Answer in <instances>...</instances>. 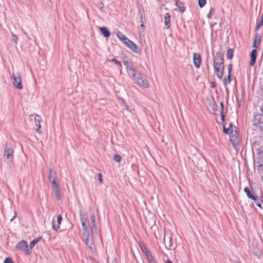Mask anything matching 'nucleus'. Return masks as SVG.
<instances>
[{
	"label": "nucleus",
	"mask_w": 263,
	"mask_h": 263,
	"mask_svg": "<svg viewBox=\"0 0 263 263\" xmlns=\"http://www.w3.org/2000/svg\"><path fill=\"white\" fill-rule=\"evenodd\" d=\"M136 83L140 87L148 88L149 87V84L147 80L142 77L141 74L136 72V76L132 77Z\"/></svg>",
	"instance_id": "1"
},
{
	"label": "nucleus",
	"mask_w": 263,
	"mask_h": 263,
	"mask_svg": "<svg viewBox=\"0 0 263 263\" xmlns=\"http://www.w3.org/2000/svg\"><path fill=\"white\" fill-rule=\"evenodd\" d=\"M13 149L9 146L6 145L4 152V161L7 163L12 161L13 158Z\"/></svg>",
	"instance_id": "2"
},
{
	"label": "nucleus",
	"mask_w": 263,
	"mask_h": 263,
	"mask_svg": "<svg viewBox=\"0 0 263 263\" xmlns=\"http://www.w3.org/2000/svg\"><path fill=\"white\" fill-rule=\"evenodd\" d=\"M253 124L263 130V115L257 114L254 117Z\"/></svg>",
	"instance_id": "3"
},
{
	"label": "nucleus",
	"mask_w": 263,
	"mask_h": 263,
	"mask_svg": "<svg viewBox=\"0 0 263 263\" xmlns=\"http://www.w3.org/2000/svg\"><path fill=\"white\" fill-rule=\"evenodd\" d=\"M16 247L18 249L23 251L26 255H30L31 253V251L29 249L26 241H21L17 244Z\"/></svg>",
	"instance_id": "4"
},
{
	"label": "nucleus",
	"mask_w": 263,
	"mask_h": 263,
	"mask_svg": "<svg viewBox=\"0 0 263 263\" xmlns=\"http://www.w3.org/2000/svg\"><path fill=\"white\" fill-rule=\"evenodd\" d=\"M213 65L214 67L224 66L223 55L221 53L217 52L214 56Z\"/></svg>",
	"instance_id": "5"
},
{
	"label": "nucleus",
	"mask_w": 263,
	"mask_h": 263,
	"mask_svg": "<svg viewBox=\"0 0 263 263\" xmlns=\"http://www.w3.org/2000/svg\"><path fill=\"white\" fill-rule=\"evenodd\" d=\"M123 63L127 69V72L129 76L131 77H135L136 76V71L132 66L131 61L130 60H124L123 61Z\"/></svg>",
	"instance_id": "6"
},
{
	"label": "nucleus",
	"mask_w": 263,
	"mask_h": 263,
	"mask_svg": "<svg viewBox=\"0 0 263 263\" xmlns=\"http://www.w3.org/2000/svg\"><path fill=\"white\" fill-rule=\"evenodd\" d=\"M80 220L83 231V236H88V235H89L88 227L87 224L88 220L86 218H84L82 214H80Z\"/></svg>",
	"instance_id": "7"
},
{
	"label": "nucleus",
	"mask_w": 263,
	"mask_h": 263,
	"mask_svg": "<svg viewBox=\"0 0 263 263\" xmlns=\"http://www.w3.org/2000/svg\"><path fill=\"white\" fill-rule=\"evenodd\" d=\"M234 126H231L230 133V140L233 145L237 144L239 141L238 135Z\"/></svg>",
	"instance_id": "8"
},
{
	"label": "nucleus",
	"mask_w": 263,
	"mask_h": 263,
	"mask_svg": "<svg viewBox=\"0 0 263 263\" xmlns=\"http://www.w3.org/2000/svg\"><path fill=\"white\" fill-rule=\"evenodd\" d=\"M13 81L12 82L13 85L17 89H22L23 86L22 84L21 76L20 73H18L16 76L14 74L12 76Z\"/></svg>",
	"instance_id": "9"
},
{
	"label": "nucleus",
	"mask_w": 263,
	"mask_h": 263,
	"mask_svg": "<svg viewBox=\"0 0 263 263\" xmlns=\"http://www.w3.org/2000/svg\"><path fill=\"white\" fill-rule=\"evenodd\" d=\"M90 220L92 226L91 227V235L94 237H99V233L97 227V223L95 220V216L93 214L91 215L90 216Z\"/></svg>",
	"instance_id": "10"
},
{
	"label": "nucleus",
	"mask_w": 263,
	"mask_h": 263,
	"mask_svg": "<svg viewBox=\"0 0 263 263\" xmlns=\"http://www.w3.org/2000/svg\"><path fill=\"white\" fill-rule=\"evenodd\" d=\"M124 44L135 53H139V50L138 47L129 39Z\"/></svg>",
	"instance_id": "11"
},
{
	"label": "nucleus",
	"mask_w": 263,
	"mask_h": 263,
	"mask_svg": "<svg viewBox=\"0 0 263 263\" xmlns=\"http://www.w3.org/2000/svg\"><path fill=\"white\" fill-rule=\"evenodd\" d=\"M85 238V243L86 245L88 246L89 249L92 251H93V244L94 240L96 239H98L99 238L97 237H94L92 235V237L89 238V234L88 235V236H84Z\"/></svg>",
	"instance_id": "12"
},
{
	"label": "nucleus",
	"mask_w": 263,
	"mask_h": 263,
	"mask_svg": "<svg viewBox=\"0 0 263 263\" xmlns=\"http://www.w3.org/2000/svg\"><path fill=\"white\" fill-rule=\"evenodd\" d=\"M193 62L196 68H199L201 65V56L200 54L195 53L193 54Z\"/></svg>",
	"instance_id": "13"
},
{
	"label": "nucleus",
	"mask_w": 263,
	"mask_h": 263,
	"mask_svg": "<svg viewBox=\"0 0 263 263\" xmlns=\"http://www.w3.org/2000/svg\"><path fill=\"white\" fill-rule=\"evenodd\" d=\"M214 68L217 77L219 79H221L223 76L224 66L214 67Z\"/></svg>",
	"instance_id": "14"
},
{
	"label": "nucleus",
	"mask_w": 263,
	"mask_h": 263,
	"mask_svg": "<svg viewBox=\"0 0 263 263\" xmlns=\"http://www.w3.org/2000/svg\"><path fill=\"white\" fill-rule=\"evenodd\" d=\"M62 220V217L61 215H59L57 216V221H58V224H55V222L53 220H52V229L54 231H57L60 227V224L61 223V221Z\"/></svg>",
	"instance_id": "15"
},
{
	"label": "nucleus",
	"mask_w": 263,
	"mask_h": 263,
	"mask_svg": "<svg viewBox=\"0 0 263 263\" xmlns=\"http://www.w3.org/2000/svg\"><path fill=\"white\" fill-rule=\"evenodd\" d=\"M256 50L253 49L251 53V60L250 61V65L253 66L256 59Z\"/></svg>",
	"instance_id": "16"
},
{
	"label": "nucleus",
	"mask_w": 263,
	"mask_h": 263,
	"mask_svg": "<svg viewBox=\"0 0 263 263\" xmlns=\"http://www.w3.org/2000/svg\"><path fill=\"white\" fill-rule=\"evenodd\" d=\"M34 123L36 127H37V129H36V132H39V129L41 128V125L40 122L41 120V117L38 115H35L34 116Z\"/></svg>",
	"instance_id": "17"
},
{
	"label": "nucleus",
	"mask_w": 263,
	"mask_h": 263,
	"mask_svg": "<svg viewBox=\"0 0 263 263\" xmlns=\"http://www.w3.org/2000/svg\"><path fill=\"white\" fill-rule=\"evenodd\" d=\"M117 36L119 38V39L124 44L127 40L128 39L124 34H123L122 32L118 31L117 33Z\"/></svg>",
	"instance_id": "18"
},
{
	"label": "nucleus",
	"mask_w": 263,
	"mask_h": 263,
	"mask_svg": "<svg viewBox=\"0 0 263 263\" xmlns=\"http://www.w3.org/2000/svg\"><path fill=\"white\" fill-rule=\"evenodd\" d=\"M176 5L179 9V11L181 12H183L185 10V8L184 7L183 3L179 0H175Z\"/></svg>",
	"instance_id": "19"
},
{
	"label": "nucleus",
	"mask_w": 263,
	"mask_h": 263,
	"mask_svg": "<svg viewBox=\"0 0 263 263\" xmlns=\"http://www.w3.org/2000/svg\"><path fill=\"white\" fill-rule=\"evenodd\" d=\"M244 192L247 194L248 198L253 200L255 202L257 200L256 197L251 194V192L248 187H246L245 188Z\"/></svg>",
	"instance_id": "20"
},
{
	"label": "nucleus",
	"mask_w": 263,
	"mask_h": 263,
	"mask_svg": "<svg viewBox=\"0 0 263 263\" xmlns=\"http://www.w3.org/2000/svg\"><path fill=\"white\" fill-rule=\"evenodd\" d=\"M260 39H261V37L259 35H258V34L255 35L254 39L253 44V47L254 48H257V46L259 45V44L260 43Z\"/></svg>",
	"instance_id": "21"
},
{
	"label": "nucleus",
	"mask_w": 263,
	"mask_h": 263,
	"mask_svg": "<svg viewBox=\"0 0 263 263\" xmlns=\"http://www.w3.org/2000/svg\"><path fill=\"white\" fill-rule=\"evenodd\" d=\"M99 30L105 37H108L110 36V33L106 27H100Z\"/></svg>",
	"instance_id": "22"
},
{
	"label": "nucleus",
	"mask_w": 263,
	"mask_h": 263,
	"mask_svg": "<svg viewBox=\"0 0 263 263\" xmlns=\"http://www.w3.org/2000/svg\"><path fill=\"white\" fill-rule=\"evenodd\" d=\"M139 22L140 23H143L145 21V15L144 11L143 9H139Z\"/></svg>",
	"instance_id": "23"
},
{
	"label": "nucleus",
	"mask_w": 263,
	"mask_h": 263,
	"mask_svg": "<svg viewBox=\"0 0 263 263\" xmlns=\"http://www.w3.org/2000/svg\"><path fill=\"white\" fill-rule=\"evenodd\" d=\"M145 255L147 257V260H148L149 262V263H156L152 254L147 250L145 249Z\"/></svg>",
	"instance_id": "24"
},
{
	"label": "nucleus",
	"mask_w": 263,
	"mask_h": 263,
	"mask_svg": "<svg viewBox=\"0 0 263 263\" xmlns=\"http://www.w3.org/2000/svg\"><path fill=\"white\" fill-rule=\"evenodd\" d=\"M164 18L165 25L167 27V28H170V15L168 13L165 14Z\"/></svg>",
	"instance_id": "25"
},
{
	"label": "nucleus",
	"mask_w": 263,
	"mask_h": 263,
	"mask_svg": "<svg viewBox=\"0 0 263 263\" xmlns=\"http://www.w3.org/2000/svg\"><path fill=\"white\" fill-rule=\"evenodd\" d=\"M49 179L50 181L56 180L55 172L53 171L51 169L49 170Z\"/></svg>",
	"instance_id": "26"
},
{
	"label": "nucleus",
	"mask_w": 263,
	"mask_h": 263,
	"mask_svg": "<svg viewBox=\"0 0 263 263\" xmlns=\"http://www.w3.org/2000/svg\"><path fill=\"white\" fill-rule=\"evenodd\" d=\"M107 61H109V62H113L116 65H117L118 66H119V67L120 68H121L122 65H121V63L120 62L117 61V60H116L115 59H112L111 60H109L108 59L107 60ZM120 74H122V70L121 69H120Z\"/></svg>",
	"instance_id": "27"
},
{
	"label": "nucleus",
	"mask_w": 263,
	"mask_h": 263,
	"mask_svg": "<svg viewBox=\"0 0 263 263\" xmlns=\"http://www.w3.org/2000/svg\"><path fill=\"white\" fill-rule=\"evenodd\" d=\"M40 240V238H36V239L32 240L30 242L29 249H30V251H31V249Z\"/></svg>",
	"instance_id": "28"
},
{
	"label": "nucleus",
	"mask_w": 263,
	"mask_h": 263,
	"mask_svg": "<svg viewBox=\"0 0 263 263\" xmlns=\"http://www.w3.org/2000/svg\"><path fill=\"white\" fill-rule=\"evenodd\" d=\"M54 195L58 200L61 199V194L60 193V188L55 189L53 190Z\"/></svg>",
	"instance_id": "29"
},
{
	"label": "nucleus",
	"mask_w": 263,
	"mask_h": 263,
	"mask_svg": "<svg viewBox=\"0 0 263 263\" xmlns=\"http://www.w3.org/2000/svg\"><path fill=\"white\" fill-rule=\"evenodd\" d=\"M233 50L229 49L227 53V57L228 59H231L233 58Z\"/></svg>",
	"instance_id": "30"
},
{
	"label": "nucleus",
	"mask_w": 263,
	"mask_h": 263,
	"mask_svg": "<svg viewBox=\"0 0 263 263\" xmlns=\"http://www.w3.org/2000/svg\"><path fill=\"white\" fill-rule=\"evenodd\" d=\"M263 25V18H261V20L257 23L256 26V30H258Z\"/></svg>",
	"instance_id": "31"
},
{
	"label": "nucleus",
	"mask_w": 263,
	"mask_h": 263,
	"mask_svg": "<svg viewBox=\"0 0 263 263\" xmlns=\"http://www.w3.org/2000/svg\"><path fill=\"white\" fill-rule=\"evenodd\" d=\"M231 74H228L227 78H225L224 80V84L227 85L231 82Z\"/></svg>",
	"instance_id": "32"
},
{
	"label": "nucleus",
	"mask_w": 263,
	"mask_h": 263,
	"mask_svg": "<svg viewBox=\"0 0 263 263\" xmlns=\"http://www.w3.org/2000/svg\"><path fill=\"white\" fill-rule=\"evenodd\" d=\"M232 124H230V128H226V127L224 126L223 128V130L224 134H230V133L231 132V127Z\"/></svg>",
	"instance_id": "33"
},
{
	"label": "nucleus",
	"mask_w": 263,
	"mask_h": 263,
	"mask_svg": "<svg viewBox=\"0 0 263 263\" xmlns=\"http://www.w3.org/2000/svg\"><path fill=\"white\" fill-rule=\"evenodd\" d=\"M51 183H52V188H53V190H55V189H58L59 188V186L58 184V183H57L56 182V180H51L50 181Z\"/></svg>",
	"instance_id": "34"
},
{
	"label": "nucleus",
	"mask_w": 263,
	"mask_h": 263,
	"mask_svg": "<svg viewBox=\"0 0 263 263\" xmlns=\"http://www.w3.org/2000/svg\"><path fill=\"white\" fill-rule=\"evenodd\" d=\"M206 4V0H198V5L200 8H202Z\"/></svg>",
	"instance_id": "35"
},
{
	"label": "nucleus",
	"mask_w": 263,
	"mask_h": 263,
	"mask_svg": "<svg viewBox=\"0 0 263 263\" xmlns=\"http://www.w3.org/2000/svg\"><path fill=\"white\" fill-rule=\"evenodd\" d=\"M121 157L119 155H115L114 157V160L115 161L119 162L121 161Z\"/></svg>",
	"instance_id": "36"
},
{
	"label": "nucleus",
	"mask_w": 263,
	"mask_h": 263,
	"mask_svg": "<svg viewBox=\"0 0 263 263\" xmlns=\"http://www.w3.org/2000/svg\"><path fill=\"white\" fill-rule=\"evenodd\" d=\"M214 9L213 8H211L210 10V11L209 12V13L207 15V17L209 18V19H210L214 13Z\"/></svg>",
	"instance_id": "37"
},
{
	"label": "nucleus",
	"mask_w": 263,
	"mask_h": 263,
	"mask_svg": "<svg viewBox=\"0 0 263 263\" xmlns=\"http://www.w3.org/2000/svg\"><path fill=\"white\" fill-rule=\"evenodd\" d=\"M12 40H13V42L16 44H17V42H18V37H17V35L13 33H12Z\"/></svg>",
	"instance_id": "38"
},
{
	"label": "nucleus",
	"mask_w": 263,
	"mask_h": 263,
	"mask_svg": "<svg viewBox=\"0 0 263 263\" xmlns=\"http://www.w3.org/2000/svg\"><path fill=\"white\" fill-rule=\"evenodd\" d=\"M4 262L5 263H13L12 259L11 258H9V257L6 258L5 259Z\"/></svg>",
	"instance_id": "39"
},
{
	"label": "nucleus",
	"mask_w": 263,
	"mask_h": 263,
	"mask_svg": "<svg viewBox=\"0 0 263 263\" xmlns=\"http://www.w3.org/2000/svg\"><path fill=\"white\" fill-rule=\"evenodd\" d=\"M228 74H231V70H232V65H231V64H229L228 65Z\"/></svg>",
	"instance_id": "40"
},
{
	"label": "nucleus",
	"mask_w": 263,
	"mask_h": 263,
	"mask_svg": "<svg viewBox=\"0 0 263 263\" xmlns=\"http://www.w3.org/2000/svg\"><path fill=\"white\" fill-rule=\"evenodd\" d=\"M98 178H99V182L100 183H102V176H101V174H98Z\"/></svg>",
	"instance_id": "41"
},
{
	"label": "nucleus",
	"mask_w": 263,
	"mask_h": 263,
	"mask_svg": "<svg viewBox=\"0 0 263 263\" xmlns=\"http://www.w3.org/2000/svg\"><path fill=\"white\" fill-rule=\"evenodd\" d=\"M169 239H170V241H169L168 247H172V237H169Z\"/></svg>",
	"instance_id": "42"
},
{
	"label": "nucleus",
	"mask_w": 263,
	"mask_h": 263,
	"mask_svg": "<svg viewBox=\"0 0 263 263\" xmlns=\"http://www.w3.org/2000/svg\"><path fill=\"white\" fill-rule=\"evenodd\" d=\"M141 249L143 251V252L145 253V249L146 250V248L144 246L143 247H141Z\"/></svg>",
	"instance_id": "43"
},
{
	"label": "nucleus",
	"mask_w": 263,
	"mask_h": 263,
	"mask_svg": "<svg viewBox=\"0 0 263 263\" xmlns=\"http://www.w3.org/2000/svg\"><path fill=\"white\" fill-rule=\"evenodd\" d=\"M220 106H221V109L222 110H223V104L222 102L220 103Z\"/></svg>",
	"instance_id": "44"
},
{
	"label": "nucleus",
	"mask_w": 263,
	"mask_h": 263,
	"mask_svg": "<svg viewBox=\"0 0 263 263\" xmlns=\"http://www.w3.org/2000/svg\"><path fill=\"white\" fill-rule=\"evenodd\" d=\"M166 263H172V262L170 259H167L166 261Z\"/></svg>",
	"instance_id": "45"
},
{
	"label": "nucleus",
	"mask_w": 263,
	"mask_h": 263,
	"mask_svg": "<svg viewBox=\"0 0 263 263\" xmlns=\"http://www.w3.org/2000/svg\"><path fill=\"white\" fill-rule=\"evenodd\" d=\"M257 205L259 207H261V204L260 203H256Z\"/></svg>",
	"instance_id": "46"
},
{
	"label": "nucleus",
	"mask_w": 263,
	"mask_h": 263,
	"mask_svg": "<svg viewBox=\"0 0 263 263\" xmlns=\"http://www.w3.org/2000/svg\"><path fill=\"white\" fill-rule=\"evenodd\" d=\"M125 108L126 109V110H129V108H128V106H127V105H125Z\"/></svg>",
	"instance_id": "47"
},
{
	"label": "nucleus",
	"mask_w": 263,
	"mask_h": 263,
	"mask_svg": "<svg viewBox=\"0 0 263 263\" xmlns=\"http://www.w3.org/2000/svg\"><path fill=\"white\" fill-rule=\"evenodd\" d=\"M221 118L222 120H224V116L223 115V114H221Z\"/></svg>",
	"instance_id": "48"
},
{
	"label": "nucleus",
	"mask_w": 263,
	"mask_h": 263,
	"mask_svg": "<svg viewBox=\"0 0 263 263\" xmlns=\"http://www.w3.org/2000/svg\"><path fill=\"white\" fill-rule=\"evenodd\" d=\"M140 26L143 27V23H141Z\"/></svg>",
	"instance_id": "49"
},
{
	"label": "nucleus",
	"mask_w": 263,
	"mask_h": 263,
	"mask_svg": "<svg viewBox=\"0 0 263 263\" xmlns=\"http://www.w3.org/2000/svg\"><path fill=\"white\" fill-rule=\"evenodd\" d=\"M213 109L214 110H216V109H215V107H213Z\"/></svg>",
	"instance_id": "50"
},
{
	"label": "nucleus",
	"mask_w": 263,
	"mask_h": 263,
	"mask_svg": "<svg viewBox=\"0 0 263 263\" xmlns=\"http://www.w3.org/2000/svg\"><path fill=\"white\" fill-rule=\"evenodd\" d=\"M213 109L214 110H216V109H215V107H213Z\"/></svg>",
	"instance_id": "51"
}]
</instances>
